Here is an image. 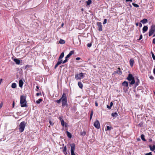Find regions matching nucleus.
I'll use <instances>...</instances> for the list:
<instances>
[{"mask_svg":"<svg viewBox=\"0 0 155 155\" xmlns=\"http://www.w3.org/2000/svg\"><path fill=\"white\" fill-rule=\"evenodd\" d=\"M92 115H93V112H92H92L90 114V116H92Z\"/></svg>","mask_w":155,"mask_h":155,"instance_id":"58","label":"nucleus"},{"mask_svg":"<svg viewBox=\"0 0 155 155\" xmlns=\"http://www.w3.org/2000/svg\"><path fill=\"white\" fill-rule=\"evenodd\" d=\"M152 42L153 44H155V38L153 39Z\"/></svg>","mask_w":155,"mask_h":155,"instance_id":"50","label":"nucleus"},{"mask_svg":"<svg viewBox=\"0 0 155 155\" xmlns=\"http://www.w3.org/2000/svg\"><path fill=\"white\" fill-rule=\"evenodd\" d=\"M86 134V133L85 131H82L81 132V135L83 136H84Z\"/></svg>","mask_w":155,"mask_h":155,"instance_id":"33","label":"nucleus"},{"mask_svg":"<svg viewBox=\"0 0 155 155\" xmlns=\"http://www.w3.org/2000/svg\"><path fill=\"white\" fill-rule=\"evenodd\" d=\"M78 85L79 87L82 89L83 87V85L82 84L81 82H78Z\"/></svg>","mask_w":155,"mask_h":155,"instance_id":"21","label":"nucleus"},{"mask_svg":"<svg viewBox=\"0 0 155 155\" xmlns=\"http://www.w3.org/2000/svg\"><path fill=\"white\" fill-rule=\"evenodd\" d=\"M61 97L59 100H56V101L57 103L59 104L60 103L61 101Z\"/></svg>","mask_w":155,"mask_h":155,"instance_id":"36","label":"nucleus"},{"mask_svg":"<svg viewBox=\"0 0 155 155\" xmlns=\"http://www.w3.org/2000/svg\"><path fill=\"white\" fill-rule=\"evenodd\" d=\"M107 107L109 109H111V107H110V106H109L108 105H107Z\"/></svg>","mask_w":155,"mask_h":155,"instance_id":"44","label":"nucleus"},{"mask_svg":"<svg viewBox=\"0 0 155 155\" xmlns=\"http://www.w3.org/2000/svg\"><path fill=\"white\" fill-rule=\"evenodd\" d=\"M111 129V127H110L109 126H107L106 128L105 129L106 130H110Z\"/></svg>","mask_w":155,"mask_h":155,"instance_id":"32","label":"nucleus"},{"mask_svg":"<svg viewBox=\"0 0 155 155\" xmlns=\"http://www.w3.org/2000/svg\"><path fill=\"white\" fill-rule=\"evenodd\" d=\"M2 81V79H0V84H1Z\"/></svg>","mask_w":155,"mask_h":155,"instance_id":"59","label":"nucleus"},{"mask_svg":"<svg viewBox=\"0 0 155 155\" xmlns=\"http://www.w3.org/2000/svg\"><path fill=\"white\" fill-rule=\"evenodd\" d=\"M155 31V26L153 25L151 26V28L149 30V36H151Z\"/></svg>","mask_w":155,"mask_h":155,"instance_id":"5","label":"nucleus"},{"mask_svg":"<svg viewBox=\"0 0 155 155\" xmlns=\"http://www.w3.org/2000/svg\"><path fill=\"white\" fill-rule=\"evenodd\" d=\"M30 67H31V66L30 65H27L25 66V68L26 69L27 68H30Z\"/></svg>","mask_w":155,"mask_h":155,"instance_id":"39","label":"nucleus"},{"mask_svg":"<svg viewBox=\"0 0 155 155\" xmlns=\"http://www.w3.org/2000/svg\"><path fill=\"white\" fill-rule=\"evenodd\" d=\"M149 147L150 150L152 151H154L155 150V145H153L152 146L151 145H150Z\"/></svg>","mask_w":155,"mask_h":155,"instance_id":"17","label":"nucleus"},{"mask_svg":"<svg viewBox=\"0 0 155 155\" xmlns=\"http://www.w3.org/2000/svg\"><path fill=\"white\" fill-rule=\"evenodd\" d=\"M140 22H141L143 24H145L147 22V19L144 18L141 20Z\"/></svg>","mask_w":155,"mask_h":155,"instance_id":"22","label":"nucleus"},{"mask_svg":"<svg viewBox=\"0 0 155 155\" xmlns=\"http://www.w3.org/2000/svg\"><path fill=\"white\" fill-rule=\"evenodd\" d=\"M68 58H65V59L63 61H62V62L63 64H64L68 61Z\"/></svg>","mask_w":155,"mask_h":155,"instance_id":"37","label":"nucleus"},{"mask_svg":"<svg viewBox=\"0 0 155 155\" xmlns=\"http://www.w3.org/2000/svg\"><path fill=\"white\" fill-rule=\"evenodd\" d=\"M13 60L17 64H20V60L19 59L17 58H14Z\"/></svg>","mask_w":155,"mask_h":155,"instance_id":"14","label":"nucleus"},{"mask_svg":"<svg viewBox=\"0 0 155 155\" xmlns=\"http://www.w3.org/2000/svg\"><path fill=\"white\" fill-rule=\"evenodd\" d=\"M66 133L67 134V136L68 138H71L72 135L68 131H66Z\"/></svg>","mask_w":155,"mask_h":155,"instance_id":"15","label":"nucleus"},{"mask_svg":"<svg viewBox=\"0 0 155 155\" xmlns=\"http://www.w3.org/2000/svg\"><path fill=\"white\" fill-rule=\"evenodd\" d=\"M113 103L112 102H110V107H112V106H113Z\"/></svg>","mask_w":155,"mask_h":155,"instance_id":"46","label":"nucleus"},{"mask_svg":"<svg viewBox=\"0 0 155 155\" xmlns=\"http://www.w3.org/2000/svg\"><path fill=\"white\" fill-rule=\"evenodd\" d=\"M71 146V153L74 152V151L75 149V145L74 143H73L70 145Z\"/></svg>","mask_w":155,"mask_h":155,"instance_id":"10","label":"nucleus"},{"mask_svg":"<svg viewBox=\"0 0 155 155\" xmlns=\"http://www.w3.org/2000/svg\"><path fill=\"white\" fill-rule=\"evenodd\" d=\"M92 2L91 0H88L86 2V3L87 4V5H89Z\"/></svg>","mask_w":155,"mask_h":155,"instance_id":"26","label":"nucleus"},{"mask_svg":"<svg viewBox=\"0 0 155 155\" xmlns=\"http://www.w3.org/2000/svg\"><path fill=\"white\" fill-rule=\"evenodd\" d=\"M81 59V58H79V57H78V58H76V60H79L80 59Z\"/></svg>","mask_w":155,"mask_h":155,"instance_id":"53","label":"nucleus"},{"mask_svg":"<svg viewBox=\"0 0 155 155\" xmlns=\"http://www.w3.org/2000/svg\"><path fill=\"white\" fill-rule=\"evenodd\" d=\"M92 45V44L91 43H88L87 44V47H91Z\"/></svg>","mask_w":155,"mask_h":155,"instance_id":"38","label":"nucleus"},{"mask_svg":"<svg viewBox=\"0 0 155 155\" xmlns=\"http://www.w3.org/2000/svg\"><path fill=\"white\" fill-rule=\"evenodd\" d=\"M66 150H67V147H66V146H65L64 147L63 150V152H64V153L65 155H66L67 154V153L66 152Z\"/></svg>","mask_w":155,"mask_h":155,"instance_id":"23","label":"nucleus"},{"mask_svg":"<svg viewBox=\"0 0 155 155\" xmlns=\"http://www.w3.org/2000/svg\"><path fill=\"white\" fill-rule=\"evenodd\" d=\"M153 72L154 74H155V68H154L153 69Z\"/></svg>","mask_w":155,"mask_h":155,"instance_id":"60","label":"nucleus"},{"mask_svg":"<svg viewBox=\"0 0 155 155\" xmlns=\"http://www.w3.org/2000/svg\"><path fill=\"white\" fill-rule=\"evenodd\" d=\"M94 126L95 128L99 129L100 127V124L99 122L97 120H96L94 122Z\"/></svg>","mask_w":155,"mask_h":155,"instance_id":"8","label":"nucleus"},{"mask_svg":"<svg viewBox=\"0 0 155 155\" xmlns=\"http://www.w3.org/2000/svg\"><path fill=\"white\" fill-rule=\"evenodd\" d=\"M81 11L83 12L84 11V9L82 8L81 9Z\"/></svg>","mask_w":155,"mask_h":155,"instance_id":"62","label":"nucleus"},{"mask_svg":"<svg viewBox=\"0 0 155 155\" xmlns=\"http://www.w3.org/2000/svg\"><path fill=\"white\" fill-rule=\"evenodd\" d=\"M49 123L50 124V125L52 126L53 125V123H52V122L51 121V120H49Z\"/></svg>","mask_w":155,"mask_h":155,"instance_id":"47","label":"nucleus"},{"mask_svg":"<svg viewBox=\"0 0 155 155\" xmlns=\"http://www.w3.org/2000/svg\"><path fill=\"white\" fill-rule=\"evenodd\" d=\"M74 51H70L69 54H68L67 56L65 57L66 58H69L72 54H74Z\"/></svg>","mask_w":155,"mask_h":155,"instance_id":"11","label":"nucleus"},{"mask_svg":"<svg viewBox=\"0 0 155 155\" xmlns=\"http://www.w3.org/2000/svg\"><path fill=\"white\" fill-rule=\"evenodd\" d=\"M64 52H62L59 57L58 59L59 60H62V59L64 57Z\"/></svg>","mask_w":155,"mask_h":155,"instance_id":"18","label":"nucleus"},{"mask_svg":"<svg viewBox=\"0 0 155 155\" xmlns=\"http://www.w3.org/2000/svg\"><path fill=\"white\" fill-rule=\"evenodd\" d=\"M12 87L13 88H15L16 87V84L15 83H12Z\"/></svg>","mask_w":155,"mask_h":155,"instance_id":"25","label":"nucleus"},{"mask_svg":"<svg viewBox=\"0 0 155 155\" xmlns=\"http://www.w3.org/2000/svg\"><path fill=\"white\" fill-rule=\"evenodd\" d=\"M139 25V23H138V22L136 23V26H138V25Z\"/></svg>","mask_w":155,"mask_h":155,"instance_id":"55","label":"nucleus"},{"mask_svg":"<svg viewBox=\"0 0 155 155\" xmlns=\"http://www.w3.org/2000/svg\"><path fill=\"white\" fill-rule=\"evenodd\" d=\"M63 25H64V24H63V23H62V25H61V26H62V27H63Z\"/></svg>","mask_w":155,"mask_h":155,"instance_id":"64","label":"nucleus"},{"mask_svg":"<svg viewBox=\"0 0 155 155\" xmlns=\"http://www.w3.org/2000/svg\"><path fill=\"white\" fill-rule=\"evenodd\" d=\"M132 4L135 7L137 8V7H139V5L133 3Z\"/></svg>","mask_w":155,"mask_h":155,"instance_id":"35","label":"nucleus"},{"mask_svg":"<svg viewBox=\"0 0 155 155\" xmlns=\"http://www.w3.org/2000/svg\"><path fill=\"white\" fill-rule=\"evenodd\" d=\"M148 27L147 26H144L143 28V33H144L148 30Z\"/></svg>","mask_w":155,"mask_h":155,"instance_id":"13","label":"nucleus"},{"mask_svg":"<svg viewBox=\"0 0 155 155\" xmlns=\"http://www.w3.org/2000/svg\"><path fill=\"white\" fill-rule=\"evenodd\" d=\"M151 54H152V58H153V59L154 60H155V56L154 54L152 52H151Z\"/></svg>","mask_w":155,"mask_h":155,"instance_id":"34","label":"nucleus"},{"mask_svg":"<svg viewBox=\"0 0 155 155\" xmlns=\"http://www.w3.org/2000/svg\"><path fill=\"white\" fill-rule=\"evenodd\" d=\"M95 106L97 107L98 106V104L97 103V102H96L95 103Z\"/></svg>","mask_w":155,"mask_h":155,"instance_id":"56","label":"nucleus"},{"mask_svg":"<svg viewBox=\"0 0 155 155\" xmlns=\"http://www.w3.org/2000/svg\"><path fill=\"white\" fill-rule=\"evenodd\" d=\"M59 117V119L60 120L61 122V125L63 127L65 126V127H68V124L64 121L62 118L61 117Z\"/></svg>","mask_w":155,"mask_h":155,"instance_id":"6","label":"nucleus"},{"mask_svg":"<svg viewBox=\"0 0 155 155\" xmlns=\"http://www.w3.org/2000/svg\"><path fill=\"white\" fill-rule=\"evenodd\" d=\"M149 141L150 142H151L152 141V139H151V138H150L149 139Z\"/></svg>","mask_w":155,"mask_h":155,"instance_id":"61","label":"nucleus"},{"mask_svg":"<svg viewBox=\"0 0 155 155\" xmlns=\"http://www.w3.org/2000/svg\"><path fill=\"white\" fill-rule=\"evenodd\" d=\"M36 88H37V89H39V87H38V86H37L36 87Z\"/></svg>","mask_w":155,"mask_h":155,"instance_id":"63","label":"nucleus"},{"mask_svg":"<svg viewBox=\"0 0 155 155\" xmlns=\"http://www.w3.org/2000/svg\"><path fill=\"white\" fill-rule=\"evenodd\" d=\"M134 62V60L132 59H130V66L132 67L133 65Z\"/></svg>","mask_w":155,"mask_h":155,"instance_id":"20","label":"nucleus"},{"mask_svg":"<svg viewBox=\"0 0 155 155\" xmlns=\"http://www.w3.org/2000/svg\"><path fill=\"white\" fill-rule=\"evenodd\" d=\"M126 1L127 2H132V0H126Z\"/></svg>","mask_w":155,"mask_h":155,"instance_id":"52","label":"nucleus"},{"mask_svg":"<svg viewBox=\"0 0 155 155\" xmlns=\"http://www.w3.org/2000/svg\"><path fill=\"white\" fill-rule=\"evenodd\" d=\"M123 86L128 87V82L126 81H124L122 84Z\"/></svg>","mask_w":155,"mask_h":155,"instance_id":"19","label":"nucleus"},{"mask_svg":"<svg viewBox=\"0 0 155 155\" xmlns=\"http://www.w3.org/2000/svg\"><path fill=\"white\" fill-rule=\"evenodd\" d=\"M107 20L106 19H104L103 24H106L107 23Z\"/></svg>","mask_w":155,"mask_h":155,"instance_id":"40","label":"nucleus"},{"mask_svg":"<svg viewBox=\"0 0 155 155\" xmlns=\"http://www.w3.org/2000/svg\"><path fill=\"white\" fill-rule=\"evenodd\" d=\"M41 92H40V93H38L36 94V95L37 96H38L40 95H41Z\"/></svg>","mask_w":155,"mask_h":155,"instance_id":"43","label":"nucleus"},{"mask_svg":"<svg viewBox=\"0 0 155 155\" xmlns=\"http://www.w3.org/2000/svg\"><path fill=\"white\" fill-rule=\"evenodd\" d=\"M150 79H152V80H153L154 78L152 76H150Z\"/></svg>","mask_w":155,"mask_h":155,"instance_id":"48","label":"nucleus"},{"mask_svg":"<svg viewBox=\"0 0 155 155\" xmlns=\"http://www.w3.org/2000/svg\"><path fill=\"white\" fill-rule=\"evenodd\" d=\"M59 65L57 63L55 65V66L54 67V69H56L57 67Z\"/></svg>","mask_w":155,"mask_h":155,"instance_id":"45","label":"nucleus"},{"mask_svg":"<svg viewBox=\"0 0 155 155\" xmlns=\"http://www.w3.org/2000/svg\"><path fill=\"white\" fill-rule=\"evenodd\" d=\"M145 155H152V152H150L149 153H146Z\"/></svg>","mask_w":155,"mask_h":155,"instance_id":"41","label":"nucleus"},{"mask_svg":"<svg viewBox=\"0 0 155 155\" xmlns=\"http://www.w3.org/2000/svg\"><path fill=\"white\" fill-rule=\"evenodd\" d=\"M42 101V99L41 98H40L38 100H37L36 101V103L37 104H39Z\"/></svg>","mask_w":155,"mask_h":155,"instance_id":"29","label":"nucleus"},{"mask_svg":"<svg viewBox=\"0 0 155 155\" xmlns=\"http://www.w3.org/2000/svg\"><path fill=\"white\" fill-rule=\"evenodd\" d=\"M26 124V123L25 121L21 122L19 125L18 128L20 132L21 133L23 132L25 128Z\"/></svg>","mask_w":155,"mask_h":155,"instance_id":"3","label":"nucleus"},{"mask_svg":"<svg viewBox=\"0 0 155 155\" xmlns=\"http://www.w3.org/2000/svg\"><path fill=\"white\" fill-rule=\"evenodd\" d=\"M137 81L136 82L135 84L136 86H138L140 83V80L137 78Z\"/></svg>","mask_w":155,"mask_h":155,"instance_id":"31","label":"nucleus"},{"mask_svg":"<svg viewBox=\"0 0 155 155\" xmlns=\"http://www.w3.org/2000/svg\"><path fill=\"white\" fill-rule=\"evenodd\" d=\"M71 155H76L74 152L71 153Z\"/></svg>","mask_w":155,"mask_h":155,"instance_id":"57","label":"nucleus"},{"mask_svg":"<svg viewBox=\"0 0 155 155\" xmlns=\"http://www.w3.org/2000/svg\"><path fill=\"white\" fill-rule=\"evenodd\" d=\"M62 62V60H59L58 59V61L57 63L58 64V65H60L61 64Z\"/></svg>","mask_w":155,"mask_h":155,"instance_id":"30","label":"nucleus"},{"mask_svg":"<svg viewBox=\"0 0 155 155\" xmlns=\"http://www.w3.org/2000/svg\"><path fill=\"white\" fill-rule=\"evenodd\" d=\"M14 105H15V102H14V101H13V104H12V107H14Z\"/></svg>","mask_w":155,"mask_h":155,"instance_id":"54","label":"nucleus"},{"mask_svg":"<svg viewBox=\"0 0 155 155\" xmlns=\"http://www.w3.org/2000/svg\"><path fill=\"white\" fill-rule=\"evenodd\" d=\"M111 115L112 116H118V113L117 112L112 113Z\"/></svg>","mask_w":155,"mask_h":155,"instance_id":"27","label":"nucleus"},{"mask_svg":"<svg viewBox=\"0 0 155 155\" xmlns=\"http://www.w3.org/2000/svg\"><path fill=\"white\" fill-rule=\"evenodd\" d=\"M97 25L98 26V30L99 31H102V25L101 22H98L97 23Z\"/></svg>","mask_w":155,"mask_h":155,"instance_id":"9","label":"nucleus"},{"mask_svg":"<svg viewBox=\"0 0 155 155\" xmlns=\"http://www.w3.org/2000/svg\"><path fill=\"white\" fill-rule=\"evenodd\" d=\"M117 69L118 70L116 71H115V73H117L118 74L120 75L122 74V72L120 71V68H117Z\"/></svg>","mask_w":155,"mask_h":155,"instance_id":"12","label":"nucleus"},{"mask_svg":"<svg viewBox=\"0 0 155 155\" xmlns=\"http://www.w3.org/2000/svg\"><path fill=\"white\" fill-rule=\"evenodd\" d=\"M3 105V102H2L1 103L0 105V108L2 107V105Z\"/></svg>","mask_w":155,"mask_h":155,"instance_id":"49","label":"nucleus"},{"mask_svg":"<svg viewBox=\"0 0 155 155\" xmlns=\"http://www.w3.org/2000/svg\"><path fill=\"white\" fill-rule=\"evenodd\" d=\"M141 138L144 141H146V140L144 138V135L143 134H142L141 135Z\"/></svg>","mask_w":155,"mask_h":155,"instance_id":"28","label":"nucleus"},{"mask_svg":"<svg viewBox=\"0 0 155 155\" xmlns=\"http://www.w3.org/2000/svg\"><path fill=\"white\" fill-rule=\"evenodd\" d=\"M84 76L83 74L81 73L79 74H76L75 75V78L77 80H80L81 77H83Z\"/></svg>","mask_w":155,"mask_h":155,"instance_id":"7","label":"nucleus"},{"mask_svg":"<svg viewBox=\"0 0 155 155\" xmlns=\"http://www.w3.org/2000/svg\"><path fill=\"white\" fill-rule=\"evenodd\" d=\"M23 82L21 80H20L19 82V86L20 87H22L23 84Z\"/></svg>","mask_w":155,"mask_h":155,"instance_id":"16","label":"nucleus"},{"mask_svg":"<svg viewBox=\"0 0 155 155\" xmlns=\"http://www.w3.org/2000/svg\"><path fill=\"white\" fill-rule=\"evenodd\" d=\"M139 27H141L142 26V24L141 23H139Z\"/></svg>","mask_w":155,"mask_h":155,"instance_id":"51","label":"nucleus"},{"mask_svg":"<svg viewBox=\"0 0 155 155\" xmlns=\"http://www.w3.org/2000/svg\"><path fill=\"white\" fill-rule=\"evenodd\" d=\"M61 102L62 103V106L63 107H64L67 104V99L66 97V95L65 93H64L63 94L62 96L61 97Z\"/></svg>","mask_w":155,"mask_h":155,"instance_id":"2","label":"nucleus"},{"mask_svg":"<svg viewBox=\"0 0 155 155\" xmlns=\"http://www.w3.org/2000/svg\"><path fill=\"white\" fill-rule=\"evenodd\" d=\"M142 37H143L142 35H140L138 40H140L142 38Z\"/></svg>","mask_w":155,"mask_h":155,"instance_id":"42","label":"nucleus"},{"mask_svg":"<svg viewBox=\"0 0 155 155\" xmlns=\"http://www.w3.org/2000/svg\"><path fill=\"white\" fill-rule=\"evenodd\" d=\"M26 97L24 95H21L20 97V103L21 107H27L28 106L26 104Z\"/></svg>","mask_w":155,"mask_h":155,"instance_id":"1","label":"nucleus"},{"mask_svg":"<svg viewBox=\"0 0 155 155\" xmlns=\"http://www.w3.org/2000/svg\"><path fill=\"white\" fill-rule=\"evenodd\" d=\"M127 79L129 81H131L130 82V84L133 85L135 83L134 77L131 74H128V77H127Z\"/></svg>","mask_w":155,"mask_h":155,"instance_id":"4","label":"nucleus"},{"mask_svg":"<svg viewBox=\"0 0 155 155\" xmlns=\"http://www.w3.org/2000/svg\"><path fill=\"white\" fill-rule=\"evenodd\" d=\"M65 43V41L64 40L61 39L59 41V43L61 44H64Z\"/></svg>","mask_w":155,"mask_h":155,"instance_id":"24","label":"nucleus"}]
</instances>
